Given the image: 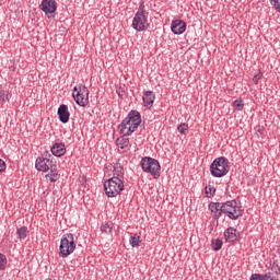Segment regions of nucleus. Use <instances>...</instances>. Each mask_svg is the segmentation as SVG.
<instances>
[{
  "label": "nucleus",
  "instance_id": "nucleus-1",
  "mask_svg": "<svg viewBox=\"0 0 280 280\" xmlns=\"http://www.w3.org/2000/svg\"><path fill=\"white\" fill-rule=\"evenodd\" d=\"M139 126H141V114L138 110L132 109L118 126V130L121 135L130 136L132 132H136Z\"/></svg>",
  "mask_w": 280,
  "mask_h": 280
},
{
  "label": "nucleus",
  "instance_id": "nucleus-2",
  "mask_svg": "<svg viewBox=\"0 0 280 280\" xmlns=\"http://www.w3.org/2000/svg\"><path fill=\"white\" fill-rule=\"evenodd\" d=\"M132 27L136 32H145L150 27L148 23V12L145 11L144 2H141L137 13L133 16Z\"/></svg>",
  "mask_w": 280,
  "mask_h": 280
},
{
  "label": "nucleus",
  "instance_id": "nucleus-3",
  "mask_svg": "<svg viewBox=\"0 0 280 280\" xmlns=\"http://www.w3.org/2000/svg\"><path fill=\"white\" fill-rule=\"evenodd\" d=\"M229 170H231L229 159L224 156L214 159L210 165V174L214 178H222V176H226L229 174Z\"/></svg>",
  "mask_w": 280,
  "mask_h": 280
},
{
  "label": "nucleus",
  "instance_id": "nucleus-4",
  "mask_svg": "<svg viewBox=\"0 0 280 280\" xmlns=\"http://www.w3.org/2000/svg\"><path fill=\"white\" fill-rule=\"evenodd\" d=\"M142 171L147 174H151L153 178H161V163L156 159L144 156L140 161Z\"/></svg>",
  "mask_w": 280,
  "mask_h": 280
},
{
  "label": "nucleus",
  "instance_id": "nucleus-5",
  "mask_svg": "<svg viewBox=\"0 0 280 280\" xmlns=\"http://www.w3.org/2000/svg\"><path fill=\"white\" fill-rule=\"evenodd\" d=\"M221 211L224 215H228L230 220H238V218L244 215V209H242V206H237V200L223 202V209Z\"/></svg>",
  "mask_w": 280,
  "mask_h": 280
},
{
  "label": "nucleus",
  "instance_id": "nucleus-6",
  "mask_svg": "<svg viewBox=\"0 0 280 280\" xmlns=\"http://www.w3.org/2000/svg\"><path fill=\"white\" fill-rule=\"evenodd\" d=\"M105 194L108 198H115L119 196L124 189V180L112 177L104 183Z\"/></svg>",
  "mask_w": 280,
  "mask_h": 280
},
{
  "label": "nucleus",
  "instance_id": "nucleus-7",
  "mask_svg": "<svg viewBox=\"0 0 280 280\" xmlns=\"http://www.w3.org/2000/svg\"><path fill=\"white\" fill-rule=\"evenodd\" d=\"M75 250V241L73 240V234L66 233L61 237L59 245V255L60 257H69Z\"/></svg>",
  "mask_w": 280,
  "mask_h": 280
},
{
  "label": "nucleus",
  "instance_id": "nucleus-8",
  "mask_svg": "<svg viewBox=\"0 0 280 280\" xmlns=\"http://www.w3.org/2000/svg\"><path fill=\"white\" fill-rule=\"evenodd\" d=\"M72 97L78 106H88L89 105V88L83 84H79L73 88Z\"/></svg>",
  "mask_w": 280,
  "mask_h": 280
},
{
  "label": "nucleus",
  "instance_id": "nucleus-9",
  "mask_svg": "<svg viewBox=\"0 0 280 280\" xmlns=\"http://www.w3.org/2000/svg\"><path fill=\"white\" fill-rule=\"evenodd\" d=\"M51 154L49 152H44L35 161V167L38 172H49V168L54 166V161L50 160Z\"/></svg>",
  "mask_w": 280,
  "mask_h": 280
},
{
  "label": "nucleus",
  "instance_id": "nucleus-10",
  "mask_svg": "<svg viewBox=\"0 0 280 280\" xmlns=\"http://www.w3.org/2000/svg\"><path fill=\"white\" fill-rule=\"evenodd\" d=\"M42 12L48 16V19H55L56 11L58 10V2L56 0H43L39 4Z\"/></svg>",
  "mask_w": 280,
  "mask_h": 280
},
{
  "label": "nucleus",
  "instance_id": "nucleus-11",
  "mask_svg": "<svg viewBox=\"0 0 280 280\" xmlns=\"http://www.w3.org/2000/svg\"><path fill=\"white\" fill-rule=\"evenodd\" d=\"M208 207L211 213H213L212 218H214V220H220V218H222V209H224V202H210Z\"/></svg>",
  "mask_w": 280,
  "mask_h": 280
},
{
  "label": "nucleus",
  "instance_id": "nucleus-12",
  "mask_svg": "<svg viewBox=\"0 0 280 280\" xmlns=\"http://www.w3.org/2000/svg\"><path fill=\"white\" fill-rule=\"evenodd\" d=\"M57 115L61 124H69V118L71 117V113H69V106L61 104L58 107Z\"/></svg>",
  "mask_w": 280,
  "mask_h": 280
},
{
  "label": "nucleus",
  "instance_id": "nucleus-13",
  "mask_svg": "<svg viewBox=\"0 0 280 280\" xmlns=\"http://www.w3.org/2000/svg\"><path fill=\"white\" fill-rule=\"evenodd\" d=\"M171 30L173 34H184L185 30H187V23H185L183 20H175L171 24Z\"/></svg>",
  "mask_w": 280,
  "mask_h": 280
},
{
  "label": "nucleus",
  "instance_id": "nucleus-14",
  "mask_svg": "<svg viewBox=\"0 0 280 280\" xmlns=\"http://www.w3.org/2000/svg\"><path fill=\"white\" fill-rule=\"evenodd\" d=\"M154 100H156V95L152 91H145L142 95V101L145 108H152L154 106Z\"/></svg>",
  "mask_w": 280,
  "mask_h": 280
},
{
  "label": "nucleus",
  "instance_id": "nucleus-15",
  "mask_svg": "<svg viewBox=\"0 0 280 280\" xmlns=\"http://www.w3.org/2000/svg\"><path fill=\"white\" fill-rule=\"evenodd\" d=\"M50 152L52 154V156H65V154H67V147H65L63 143L60 142H56L51 149Z\"/></svg>",
  "mask_w": 280,
  "mask_h": 280
},
{
  "label": "nucleus",
  "instance_id": "nucleus-16",
  "mask_svg": "<svg viewBox=\"0 0 280 280\" xmlns=\"http://www.w3.org/2000/svg\"><path fill=\"white\" fill-rule=\"evenodd\" d=\"M249 280H279V278L275 277V272L269 271L267 273H253Z\"/></svg>",
  "mask_w": 280,
  "mask_h": 280
},
{
  "label": "nucleus",
  "instance_id": "nucleus-17",
  "mask_svg": "<svg viewBox=\"0 0 280 280\" xmlns=\"http://www.w3.org/2000/svg\"><path fill=\"white\" fill-rule=\"evenodd\" d=\"M226 242H237V229L228 228L224 232Z\"/></svg>",
  "mask_w": 280,
  "mask_h": 280
},
{
  "label": "nucleus",
  "instance_id": "nucleus-18",
  "mask_svg": "<svg viewBox=\"0 0 280 280\" xmlns=\"http://www.w3.org/2000/svg\"><path fill=\"white\" fill-rule=\"evenodd\" d=\"M127 137L128 136L122 135L119 138H117L116 145L120 148V150H126V148L130 145V139Z\"/></svg>",
  "mask_w": 280,
  "mask_h": 280
},
{
  "label": "nucleus",
  "instance_id": "nucleus-19",
  "mask_svg": "<svg viewBox=\"0 0 280 280\" xmlns=\"http://www.w3.org/2000/svg\"><path fill=\"white\" fill-rule=\"evenodd\" d=\"M112 178H118V180H124V166L120 163L114 164V176Z\"/></svg>",
  "mask_w": 280,
  "mask_h": 280
},
{
  "label": "nucleus",
  "instance_id": "nucleus-20",
  "mask_svg": "<svg viewBox=\"0 0 280 280\" xmlns=\"http://www.w3.org/2000/svg\"><path fill=\"white\" fill-rule=\"evenodd\" d=\"M50 172L46 175V178H49L50 183H56L60 178V174L56 171V165H52Z\"/></svg>",
  "mask_w": 280,
  "mask_h": 280
},
{
  "label": "nucleus",
  "instance_id": "nucleus-21",
  "mask_svg": "<svg viewBox=\"0 0 280 280\" xmlns=\"http://www.w3.org/2000/svg\"><path fill=\"white\" fill-rule=\"evenodd\" d=\"M18 240H25L27 235H30V230H27V226H22L16 230Z\"/></svg>",
  "mask_w": 280,
  "mask_h": 280
},
{
  "label": "nucleus",
  "instance_id": "nucleus-22",
  "mask_svg": "<svg viewBox=\"0 0 280 280\" xmlns=\"http://www.w3.org/2000/svg\"><path fill=\"white\" fill-rule=\"evenodd\" d=\"M129 243L130 246H132V248H139V246H141V236L135 234L133 236L130 237Z\"/></svg>",
  "mask_w": 280,
  "mask_h": 280
},
{
  "label": "nucleus",
  "instance_id": "nucleus-23",
  "mask_svg": "<svg viewBox=\"0 0 280 280\" xmlns=\"http://www.w3.org/2000/svg\"><path fill=\"white\" fill-rule=\"evenodd\" d=\"M222 244H223L222 240L220 238L213 240L211 243L212 250H215V252L220 250L222 248Z\"/></svg>",
  "mask_w": 280,
  "mask_h": 280
},
{
  "label": "nucleus",
  "instance_id": "nucleus-24",
  "mask_svg": "<svg viewBox=\"0 0 280 280\" xmlns=\"http://www.w3.org/2000/svg\"><path fill=\"white\" fill-rule=\"evenodd\" d=\"M177 130L180 135H187V132L189 131V125H187L186 122H182L180 125H178Z\"/></svg>",
  "mask_w": 280,
  "mask_h": 280
},
{
  "label": "nucleus",
  "instance_id": "nucleus-25",
  "mask_svg": "<svg viewBox=\"0 0 280 280\" xmlns=\"http://www.w3.org/2000/svg\"><path fill=\"white\" fill-rule=\"evenodd\" d=\"M101 231H102V233H105V235H110L113 233V226H110V224H108V223H104L101 226Z\"/></svg>",
  "mask_w": 280,
  "mask_h": 280
},
{
  "label": "nucleus",
  "instance_id": "nucleus-26",
  "mask_svg": "<svg viewBox=\"0 0 280 280\" xmlns=\"http://www.w3.org/2000/svg\"><path fill=\"white\" fill-rule=\"evenodd\" d=\"M5 266H8V257L0 253V270H5Z\"/></svg>",
  "mask_w": 280,
  "mask_h": 280
},
{
  "label": "nucleus",
  "instance_id": "nucleus-27",
  "mask_svg": "<svg viewBox=\"0 0 280 280\" xmlns=\"http://www.w3.org/2000/svg\"><path fill=\"white\" fill-rule=\"evenodd\" d=\"M10 100V95L5 94V90L0 86V104L1 102H8Z\"/></svg>",
  "mask_w": 280,
  "mask_h": 280
},
{
  "label": "nucleus",
  "instance_id": "nucleus-28",
  "mask_svg": "<svg viewBox=\"0 0 280 280\" xmlns=\"http://www.w3.org/2000/svg\"><path fill=\"white\" fill-rule=\"evenodd\" d=\"M233 106L237 108V110H244V101H242V98L235 100Z\"/></svg>",
  "mask_w": 280,
  "mask_h": 280
},
{
  "label": "nucleus",
  "instance_id": "nucleus-29",
  "mask_svg": "<svg viewBox=\"0 0 280 280\" xmlns=\"http://www.w3.org/2000/svg\"><path fill=\"white\" fill-rule=\"evenodd\" d=\"M262 77H264V73H261V71H259L257 74H255L253 77L254 84H259V80H261Z\"/></svg>",
  "mask_w": 280,
  "mask_h": 280
},
{
  "label": "nucleus",
  "instance_id": "nucleus-30",
  "mask_svg": "<svg viewBox=\"0 0 280 280\" xmlns=\"http://www.w3.org/2000/svg\"><path fill=\"white\" fill-rule=\"evenodd\" d=\"M271 5L279 12L280 14V0H270Z\"/></svg>",
  "mask_w": 280,
  "mask_h": 280
},
{
  "label": "nucleus",
  "instance_id": "nucleus-31",
  "mask_svg": "<svg viewBox=\"0 0 280 280\" xmlns=\"http://www.w3.org/2000/svg\"><path fill=\"white\" fill-rule=\"evenodd\" d=\"M209 192L210 196H213V194H215V188H213V186L206 187V194L209 195Z\"/></svg>",
  "mask_w": 280,
  "mask_h": 280
},
{
  "label": "nucleus",
  "instance_id": "nucleus-32",
  "mask_svg": "<svg viewBox=\"0 0 280 280\" xmlns=\"http://www.w3.org/2000/svg\"><path fill=\"white\" fill-rule=\"evenodd\" d=\"M5 172V161L0 159V173Z\"/></svg>",
  "mask_w": 280,
  "mask_h": 280
},
{
  "label": "nucleus",
  "instance_id": "nucleus-33",
  "mask_svg": "<svg viewBox=\"0 0 280 280\" xmlns=\"http://www.w3.org/2000/svg\"><path fill=\"white\" fill-rule=\"evenodd\" d=\"M0 5H1V0H0Z\"/></svg>",
  "mask_w": 280,
  "mask_h": 280
}]
</instances>
